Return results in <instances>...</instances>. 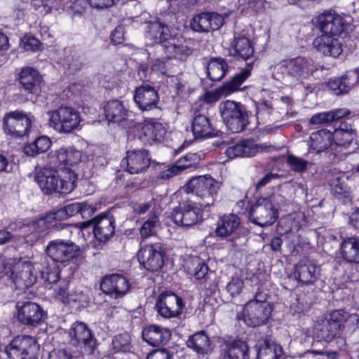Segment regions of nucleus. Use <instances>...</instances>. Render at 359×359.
<instances>
[{
    "label": "nucleus",
    "instance_id": "64",
    "mask_svg": "<svg viewBox=\"0 0 359 359\" xmlns=\"http://www.w3.org/2000/svg\"><path fill=\"white\" fill-rule=\"evenodd\" d=\"M198 156L196 154H189L179 159L177 162H182V165H184V167L180 168L182 171L190 168L192 167H195L198 162Z\"/></svg>",
    "mask_w": 359,
    "mask_h": 359
},
{
    "label": "nucleus",
    "instance_id": "8",
    "mask_svg": "<svg viewBox=\"0 0 359 359\" xmlns=\"http://www.w3.org/2000/svg\"><path fill=\"white\" fill-rule=\"evenodd\" d=\"M39 350L36 339L29 335L18 336L6 346L9 359H36Z\"/></svg>",
    "mask_w": 359,
    "mask_h": 359
},
{
    "label": "nucleus",
    "instance_id": "32",
    "mask_svg": "<svg viewBox=\"0 0 359 359\" xmlns=\"http://www.w3.org/2000/svg\"><path fill=\"white\" fill-rule=\"evenodd\" d=\"M188 348L198 354L205 355L213 350L212 342L204 331H201L191 335L187 341Z\"/></svg>",
    "mask_w": 359,
    "mask_h": 359
},
{
    "label": "nucleus",
    "instance_id": "35",
    "mask_svg": "<svg viewBox=\"0 0 359 359\" xmlns=\"http://www.w3.org/2000/svg\"><path fill=\"white\" fill-rule=\"evenodd\" d=\"M259 151V146L250 140H245L226 149V154L230 158L236 157H251Z\"/></svg>",
    "mask_w": 359,
    "mask_h": 359
},
{
    "label": "nucleus",
    "instance_id": "60",
    "mask_svg": "<svg viewBox=\"0 0 359 359\" xmlns=\"http://www.w3.org/2000/svg\"><path fill=\"white\" fill-rule=\"evenodd\" d=\"M243 287V282L241 279L239 278H232L231 280L226 285V290L232 297H235L241 292Z\"/></svg>",
    "mask_w": 359,
    "mask_h": 359
},
{
    "label": "nucleus",
    "instance_id": "29",
    "mask_svg": "<svg viewBox=\"0 0 359 359\" xmlns=\"http://www.w3.org/2000/svg\"><path fill=\"white\" fill-rule=\"evenodd\" d=\"M42 77L33 67H26L19 74V81L23 89L29 94H36L39 90Z\"/></svg>",
    "mask_w": 359,
    "mask_h": 359
},
{
    "label": "nucleus",
    "instance_id": "5",
    "mask_svg": "<svg viewBox=\"0 0 359 359\" xmlns=\"http://www.w3.org/2000/svg\"><path fill=\"white\" fill-rule=\"evenodd\" d=\"M222 183L210 175H200L192 177L187 184V190L198 196L203 208L213 206L218 196Z\"/></svg>",
    "mask_w": 359,
    "mask_h": 359
},
{
    "label": "nucleus",
    "instance_id": "12",
    "mask_svg": "<svg viewBox=\"0 0 359 359\" xmlns=\"http://www.w3.org/2000/svg\"><path fill=\"white\" fill-rule=\"evenodd\" d=\"M34 116L22 111H14L5 114L3 119L4 132L11 136L22 137L28 135Z\"/></svg>",
    "mask_w": 359,
    "mask_h": 359
},
{
    "label": "nucleus",
    "instance_id": "18",
    "mask_svg": "<svg viewBox=\"0 0 359 359\" xmlns=\"http://www.w3.org/2000/svg\"><path fill=\"white\" fill-rule=\"evenodd\" d=\"M165 133L166 130L161 123L146 121L140 125L137 135L143 144L151 145L154 143L161 142Z\"/></svg>",
    "mask_w": 359,
    "mask_h": 359
},
{
    "label": "nucleus",
    "instance_id": "23",
    "mask_svg": "<svg viewBox=\"0 0 359 359\" xmlns=\"http://www.w3.org/2000/svg\"><path fill=\"white\" fill-rule=\"evenodd\" d=\"M224 23V17L217 13H201L194 16L191 28L198 32H208L219 29Z\"/></svg>",
    "mask_w": 359,
    "mask_h": 359
},
{
    "label": "nucleus",
    "instance_id": "6",
    "mask_svg": "<svg viewBox=\"0 0 359 359\" xmlns=\"http://www.w3.org/2000/svg\"><path fill=\"white\" fill-rule=\"evenodd\" d=\"M219 111L224 123L233 133L243 131L248 123V114L244 105L231 100L222 102Z\"/></svg>",
    "mask_w": 359,
    "mask_h": 359
},
{
    "label": "nucleus",
    "instance_id": "58",
    "mask_svg": "<svg viewBox=\"0 0 359 359\" xmlns=\"http://www.w3.org/2000/svg\"><path fill=\"white\" fill-rule=\"evenodd\" d=\"M130 343V337L127 334H118L116 336L113 341V348L116 351H121L128 347Z\"/></svg>",
    "mask_w": 359,
    "mask_h": 359
},
{
    "label": "nucleus",
    "instance_id": "7",
    "mask_svg": "<svg viewBox=\"0 0 359 359\" xmlns=\"http://www.w3.org/2000/svg\"><path fill=\"white\" fill-rule=\"evenodd\" d=\"M258 297L255 295L254 299L250 300L243 308V320L250 327L266 324L272 311L270 304Z\"/></svg>",
    "mask_w": 359,
    "mask_h": 359
},
{
    "label": "nucleus",
    "instance_id": "13",
    "mask_svg": "<svg viewBox=\"0 0 359 359\" xmlns=\"http://www.w3.org/2000/svg\"><path fill=\"white\" fill-rule=\"evenodd\" d=\"M54 214H47L36 221L23 224L20 229L27 243L32 245L37 242H43L48 233V229L53 226L52 222L55 221Z\"/></svg>",
    "mask_w": 359,
    "mask_h": 359
},
{
    "label": "nucleus",
    "instance_id": "19",
    "mask_svg": "<svg viewBox=\"0 0 359 359\" xmlns=\"http://www.w3.org/2000/svg\"><path fill=\"white\" fill-rule=\"evenodd\" d=\"M151 158L146 149L128 151L127 156L121 161V165H126L127 171L131 174H138L145 171L150 165Z\"/></svg>",
    "mask_w": 359,
    "mask_h": 359
},
{
    "label": "nucleus",
    "instance_id": "61",
    "mask_svg": "<svg viewBox=\"0 0 359 359\" xmlns=\"http://www.w3.org/2000/svg\"><path fill=\"white\" fill-rule=\"evenodd\" d=\"M333 121V116L330 114V111L323 112L316 114L310 118V123L313 125L316 124H324L329 123Z\"/></svg>",
    "mask_w": 359,
    "mask_h": 359
},
{
    "label": "nucleus",
    "instance_id": "11",
    "mask_svg": "<svg viewBox=\"0 0 359 359\" xmlns=\"http://www.w3.org/2000/svg\"><path fill=\"white\" fill-rule=\"evenodd\" d=\"M249 219L255 224L265 227L272 225L278 217V213L266 197L259 198L249 211Z\"/></svg>",
    "mask_w": 359,
    "mask_h": 359
},
{
    "label": "nucleus",
    "instance_id": "36",
    "mask_svg": "<svg viewBox=\"0 0 359 359\" xmlns=\"http://www.w3.org/2000/svg\"><path fill=\"white\" fill-rule=\"evenodd\" d=\"M309 140V148L320 153L332 145L333 135L330 130L323 129L312 133Z\"/></svg>",
    "mask_w": 359,
    "mask_h": 359
},
{
    "label": "nucleus",
    "instance_id": "9",
    "mask_svg": "<svg viewBox=\"0 0 359 359\" xmlns=\"http://www.w3.org/2000/svg\"><path fill=\"white\" fill-rule=\"evenodd\" d=\"M45 252L53 262L68 263L79 257L81 250L79 245L70 240L56 239L48 243Z\"/></svg>",
    "mask_w": 359,
    "mask_h": 359
},
{
    "label": "nucleus",
    "instance_id": "40",
    "mask_svg": "<svg viewBox=\"0 0 359 359\" xmlns=\"http://www.w3.org/2000/svg\"><path fill=\"white\" fill-rule=\"evenodd\" d=\"M213 129L207 116L202 114L196 116L192 121V132L196 137H210Z\"/></svg>",
    "mask_w": 359,
    "mask_h": 359
},
{
    "label": "nucleus",
    "instance_id": "53",
    "mask_svg": "<svg viewBox=\"0 0 359 359\" xmlns=\"http://www.w3.org/2000/svg\"><path fill=\"white\" fill-rule=\"evenodd\" d=\"M287 163L290 170L299 173L305 172L307 170L308 165L309 164L308 161L292 154L287 156Z\"/></svg>",
    "mask_w": 359,
    "mask_h": 359
},
{
    "label": "nucleus",
    "instance_id": "17",
    "mask_svg": "<svg viewBox=\"0 0 359 359\" xmlns=\"http://www.w3.org/2000/svg\"><path fill=\"white\" fill-rule=\"evenodd\" d=\"M83 224L93 225L95 237L100 242L110 240L115 232V219L111 214L100 215L93 219L83 222Z\"/></svg>",
    "mask_w": 359,
    "mask_h": 359
},
{
    "label": "nucleus",
    "instance_id": "2",
    "mask_svg": "<svg viewBox=\"0 0 359 359\" xmlns=\"http://www.w3.org/2000/svg\"><path fill=\"white\" fill-rule=\"evenodd\" d=\"M1 266V276L11 279L16 289L25 290L36 282L37 273L34 262L8 258L3 261Z\"/></svg>",
    "mask_w": 359,
    "mask_h": 359
},
{
    "label": "nucleus",
    "instance_id": "52",
    "mask_svg": "<svg viewBox=\"0 0 359 359\" xmlns=\"http://www.w3.org/2000/svg\"><path fill=\"white\" fill-rule=\"evenodd\" d=\"M284 193L285 190L281 189L278 193H273L266 197L268 200L271 201L278 212L280 208L288 205L291 201V198L285 196Z\"/></svg>",
    "mask_w": 359,
    "mask_h": 359
},
{
    "label": "nucleus",
    "instance_id": "50",
    "mask_svg": "<svg viewBox=\"0 0 359 359\" xmlns=\"http://www.w3.org/2000/svg\"><path fill=\"white\" fill-rule=\"evenodd\" d=\"M342 328H341L339 325L327 320L325 324L320 330V336L325 341H330L337 335L339 334Z\"/></svg>",
    "mask_w": 359,
    "mask_h": 359
},
{
    "label": "nucleus",
    "instance_id": "45",
    "mask_svg": "<svg viewBox=\"0 0 359 359\" xmlns=\"http://www.w3.org/2000/svg\"><path fill=\"white\" fill-rule=\"evenodd\" d=\"M354 82H351L349 76L345 75L341 78L330 79L327 83V86L334 94L339 95L347 93L354 86Z\"/></svg>",
    "mask_w": 359,
    "mask_h": 359
},
{
    "label": "nucleus",
    "instance_id": "57",
    "mask_svg": "<svg viewBox=\"0 0 359 359\" xmlns=\"http://www.w3.org/2000/svg\"><path fill=\"white\" fill-rule=\"evenodd\" d=\"M68 282L63 280L60 281V286L55 290V297L65 304L70 303L71 293L67 292Z\"/></svg>",
    "mask_w": 359,
    "mask_h": 359
},
{
    "label": "nucleus",
    "instance_id": "22",
    "mask_svg": "<svg viewBox=\"0 0 359 359\" xmlns=\"http://www.w3.org/2000/svg\"><path fill=\"white\" fill-rule=\"evenodd\" d=\"M16 307L18 309L17 319L20 323L36 326L43 320L44 312L39 304L32 302H27L20 305V302H18Z\"/></svg>",
    "mask_w": 359,
    "mask_h": 359
},
{
    "label": "nucleus",
    "instance_id": "62",
    "mask_svg": "<svg viewBox=\"0 0 359 359\" xmlns=\"http://www.w3.org/2000/svg\"><path fill=\"white\" fill-rule=\"evenodd\" d=\"M21 46L25 50L36 51L39 49L41 43L35 37L25 36L22 39Z\"/></svg>",
    "mask_w": 359,
    "mask_h": 359
},
{
    "label": "nucleus",
    "instance_id": "10",
    "mask_svg": "<svg viewBox=\"0 0 359 359\" xmlns=\"http://www.w3.org/2000/svg\"><path fill=\"white\" fill-rule=\"evenodd\" d=\"M81 121L79 114L72 107H60L50 113V126L60 133H69Z\"/></svg>",
    "mask_w": 359,
    "mask_h": 359
},
{
    "label": "nucleus",
    "instance_id": "25",
    "mask_svg": "<svg viewBox=\"0 0 359 359\" xmlns=\"http://www.w3.org/2000/svg\"><path fill=\"white\" fill-rule=\"evenodd\" d=\"M69 334L76 342L83 344L86 353H93L97 346V340L86 323L76 322L70 329Z\"/></svg>",
    "mask_w": 359,
    "mask_h": 359
},
{
    "label": "nucleus",
    "instance_id": "26",
    "mask_svg": "<svg viewBox=\"0 0 359 359\" xmlns=\"http://www.w3.org/2000/svg\"><path fill=\"white\" fill-rule=\"evenodd\" d=\"M134 100L142 111H149L157 107L158 95L154 88L142 86L137 88L134 93Z\"/></svg>",
    "mask_w": 359,
    "mask_h": 359
},
{
    "label": "nucleus",
    "instance_id": "3",
    "mask_svg": "<svg viewBox=\"0 0 359 359\" xmlns=\"http://www.w3.org/2000/svg\"><path fill=\"white\" fill-rule=\"evenodd\" d=\"M67 174L68 176L61 177L57 171L45 168L36 174L35 180L46 194H66L74 190L77 180L76 174L71 170Z\"/></svg>",
    "mask_w": 359,
    "mask_h": 359
},
{
    "label": "nucleus",
    "instance_id": "55",
    "mask_svg": "<svg viewBox=\"0 0 359 359\" xmlns=\"http://www.w3.org/2000/svg\"><path fill=\"white\" fill-rule=\"evenodd\" d=\"M349 316V313L345 311L344 309H338L334 310L330 313V318L328 320L339 325V327L343 329L344 325L347 321Z\"/></svg>",
    "mask_w": 359,
    "mask_h": 359
},
{
    "label": "nucleus",
    "instance_id": "14",
    "mask_svg": "<svg viewBox=\"0 0 359 359\" xmlns=\"http://www.w3.org/2000/svg\"><path fill=\"white\" fill-rule=\"evenodd\" d=\"M348 24L336 12H324L316 18V26L322 34L339 36L344 32Z\"/></svg>",
    "mask_w": 359,
    "mask_h": 359
},
{
    "label": "nucleus",
    "instance_id": "54",
    "mask_svg": "<svg viewBox=\"0 0 359 359\" xmlns=\"http://www.w3.org/2000/svg\"><path fill=\"white\" fill-rule=\"evenodd\" d=\"M191 264L194 269H191L189 266H188V269L190 271V273L193 275L196 279L201 280L206 276L208 271V267L205 264L201 262L199 259H193L191 262Z\"/></svg>",
    "mask_w": 359,
    "mask_h": 359
},
{
    "label": "nucleus",
    "instance_id": "59",
    "mask_svg": "<svg viewBox=\"0 0 359 359\" xmlns=\"http://www.w3.org/2000/svg\"><path fill=\"white\" fill-rule=\"evenodd\" d=\"M182 162H175V164L162 171L160 174V177L163 180H168L180 174L182 172L180 168L184 167V165H182Z\"/></svg>",
    "mask_w": 359,
    "mask_h": 359
},
{
    "label": "nucleus",
    "instance_id": "33",
    "mask_svg": "<svg viewBox=\"0 0 359 359\" xmlns=\"http://www.w3.org/2000/svg\"><path fill=\"white\" fill-rule=\"evenodd\" d=\"M105 116L109 122L120 123L126 121L128 110L123 102L118 100L109 101L104 107Z\"/></svg>",
    "mask_w": 359,
    "mask_h": 359
},
{
    "label": "nucleus",
    "instance_id": "38",
    "mask_svg": "<svg viewBox=\"0 0 359 359\" xmlns=\"http://www.w3.org/2000/svg\"><path fill=\"white\" fill-rule=\"evenodd\" d=\"M241 219L235 214L223 215L217 223L215 233L219 237L231 235L240 226Z\"/></svg>",
    "mask_w": 359,
    "mask_h": 359
},
{
    "label": "nucleus",
    "instance_id": "51",
    "mask_svg": "<svg viewBox=\"0 0 359 359\" xmlns=\"http://www.w3.org/2000/svg\"><path fill=\"white\" fill-rule=\"evenodd\" d=\"M34 265L39 271L41 278H44L50 273H53L55 271H59V269L55 264H50L48 259L45 256H41L39 260L34 262Z\"/></svg>",
    "mask_w": 359,
    "mask_h": 359
},
{
    "label": "nucleus",
    "instance_id": "16",
    "mask_svg": "<svg viewBox=\"0 0 359 359\" xmlns=\"http://www.w3.org/2000/svg\"><path fill=\"white\" fill-rule=\"evenodd\" d=\"M203 213L194 202L187 201L172 212V221L177 225L191 226L202 219Z\"/></svg>",
    "mask_w": 359,
    "mask_h": 359
},
{
    "label": "nucleus",
    "instance_id": "15",
    "mask_svg": "<svg viewBox=\"0 0 359 359\" xmlns=\"http://www.w3.org/2000/svg\"><path fill=\"white\" fill-rule=\"evenodd\" d=\"M184 305L181 297L173 292L161 294L156 303L157 312L165 318H175L181 315Z\"/></svg>",
    "mask_w": 359,
    "mask_h": 359
},
{
    "label": "nucleus",
    "instance_id": "1",
    "mask_svg": "<svg viewBox=\"0 0 359 359\" xmlns=\"http://www.w3.org/2000/svg\"><path fill=\"white\" fill-rule=\"evenodd\" d=\"M229 55L236 60L247 62L246 67L236 74L219 89L221 94L227 95L241 89V85L250 76L255 58L250 40L245 36H235L229 49Z\"/></svg>",
    "mask_w": 359,
    "mask_h": 359
},
{
    "label": "nucleus",
    "instance_id": "47",
    "mask_svg": "<svg viewBox=\"0 0 359 359\" xmlns=\"http://www.w3.org/2000/svg\"><path fill=\"white\" fill-rule=\"evenodd\" d=\"M64 65L70 74H74L83 68L84 62L81 54L74 51L66 57Z\"/></svg>",
    "mask_w": 359,
    "mask_h": 359
},
{
    "label": "nucleus",
    "instance_id": "46",
    "mask_svg": "<svg viewBox=\"0 0 359 359\" xmlns=\"http://www.w3.org/2000/svg\"><path fill=\"white\" fill-rule=\"evenodd\" d=\"M333 141L341 147H347L355 138V133L353 129H336L332 133Z\"/></svg>",
    "mask_w": 359,
    "mask_h": 359
},
{
    "label": "nucleus",
    "instance_id": "21",
    "mask_svg": "<svg viewBox=\"0 0 359 359\" xmlns=\"http://www.w3.org/2000/svg\"><path fill=\"white\" fill-rule=\"evenodd\" d=\"M139 262L149 271H156L164 264L163 252L158 245H145L137 254Z\"/></svg>",
    "mask_w": 359,
    "mask_h": 359
},
{
    "label": "nucleus",
    "instance_id": "49",
    "mask_svg": "<svg viewBox=\"0 0 359 359\" xmlns=\"http://www.w3.org/2000/svg\"><path fill=\"white\" fill-rule=\"evenodd\" d=\"M81 203L74 202L66 205L64 209L59 210L56 212H50L49 214H54L56 220H61L64 219L65 216L68 217L74 216L76 214H80L81 209Z\"/></svg>",
    "mask_w": 359,
    "mask_h": 359
},
{
    "label": "nucleus",
    "instance_id": "37",
    "mask_svg": "<svg viewBox=\"0 0 359 359\" xmlns=\"http://www.w3.org/2000/svg\"><path fill=\"white\" fill-rule=\"evenodd\" d=\"M341 255L348 263H359V239L356 237L344 238L341 245Z\"/></svg>",
    "mask_w": 359,
    "mask_h": 359
},
{
    "label": "nucleus",
    "instance_id": "48",
    "mask_svg": "<svg viewBox=\"0 0 359 359\" xmlns=\"http://www.w3.org/2000/svg\"><path fill=\"white\" fill-rule=\"evenodd\" d=\"M159 225L158 217L156 213H152L140 228V235L142 238H148L156 233Z\"/></svg>",
    "mask_w": 359,
    "mask_h": 359
},
{
    "label": "nucleus",
    "instance_id": "24",
    "mask_svg": "<svg viewBox=\"0 0 359 359\" xmlns=\"http://www.w3.org/2000/svg\"><path fill=\"white\" fill-rule=\"evenodd\" d=\"M320 276V267L313 261L300 260L295 266L294 277L303 285H313Z\"/></svg>",
    "mask_w": 359,
    "mask_h": 359
},
{
    "label": "nucleus",
    "instance_id": "56",
    "mask_svg": "<svg viewBox=\"0 0 359 359\" xmlns=\"http://www.w3.org/2000/svg\"><path fill=\"white\" fill-rule=\"evenodd\" d=\"M48 359H83L78 355H73L67 348L54 349L49 353Z\"/></svg>",
    "mask_w": 359,
    "mask_h": 359
},
{
    "label": "nucleus",
    "instance_id": "31",
    "mask_svg": "<svg viewBox=\"0 0 359 359\" xmlns=\"http://www.w3.org/2000/svg\"><path fill=\"white\" fill-rule=\"evenodd\" d=\"M142 337L148 344L152 346H158L170 339V332L165 328L151 325L143 329Z\"/></svg>",
    "mask_w": 359,
    "mask_h": 359
},
{
    "label": "nucleus",
    "instance_id": "44",
    "mask_svg": "<svg viewBox=\"0 0 359 359\" xmlns=\"http://www.w3.org/2000/svg\"><path fill=\"white\" fill-rule=\"evenodd\" d=\"M81 151L73 147H62L57 151V161L64 165H76L81 161Z\"/></svg>",
    "mask_w": 359,
    "mask_h": 359
},
{
    "label": "nucleus",
    "instance_id": "39",
    "mask_svg": "<svg viewBox=\"0 0 359 359\" xmlns=\"http://www.w3.org/2000/svg\"><path fill=\"white\" fill-rule=\"evenodd\" d=\"M160 48L164 50L167 57H175L181 61H185L192 54V49L187 45H177L172 40L161 44Z\"/></svg>",
    "mask_w": 359,
    "mask_h": 359
},
{
    "label": "nucleus",
    "instance_id": "34",
    "mask_svg": "<svg viewBox=\"0 0 359 359\" xmlns=\"http://www.w3.org/2000/svg\"><path fill=\"white\" fill-rule=\"evenodd\" d=\"M208 77L213 81H219L229 71L226 60L222 57H211L205 65Z\"/></svg>",
    "mask_w": 359,
    "mask_h": 359
},
{
    "label": "nucleus",
    "instance_id": "42",
    "mask_svg": "<svg viewBox=\"0 0 359 359\" xmlns=\"http://www.w3.org/2000/svg\"><path fill=\"white\" fill-rule=\"evenodd\" d=\"M282 352L280 346L273 341L264 340L259 345L257 359H278Z\"/></svg>",
    "mask_w": 359,
    "mask_h": 359
},
{
    "label": "nucleus",
    "instance_id": "4",
    "mask_svg": "<svg viewBox=\"0 0 359 359\" xmlns=\"http://www.w3.org/2000/svg\"><path fill=\"white\" fill-rule=\"evenodd\" d=\"M274 70L280 79L298 81L308 79L317 68L311 59L299 56L281 60L275 66Z\"/></svg>",
    "mask_w": 359,
    "mask_h": 359
},
{
    "label": "nucleus",
    "instance_id": "27",
    "mask_svg": "<svg viewBox=\"0 0 359 359\" xmlns=\"http://www.w3.org/2000/svg\"><path fill=\"white\" fill-rule=\"evenodd\" d=\"M145 32L146 37L156 43L165 44L170 40L175 41L174 39H172L168 25L158 20L147 22Z\"/></svg>",
    "mask_w": 359,
    "mask_h": 359
},
{
    "label": "nucleus",
    "instance_id": "28",
    "mask_svg": "<svg viewBox=\"0 0 359 359\" xmlns=\"http://www.w3.org/2000/svg\"><path fill=\"white\" fill-rule=\"evenodd\" d=\"M313 43L325 55L337 57L342 53L341 43L336 36L322 34L314 39Z\"/></svg>",
    "mask_w": 359,
    "mask_h": 359
},
{
    "label": "nucleus",
    "instance_id": "20",
    "mask_svg": "<svg viewBox=\"0 0 359 359\" xmlns=\"http://www.w3.org/2000/svg\"><path fill=\"white\" fill-rule=\"evenodd\" d=\"M129 287L128 280L124 276L116 273L104 277L100 283L101 290L114 299L123 297Z\"/></svg>",
    "mask_w": 359,
    "mask_h": 359
},
{
    "label": "nucleus",
    "instance_id": "30",
    "mask_svg": "<svg viewBox=\"0 0 359 359\" xmlns=\"http://www.w3.org/2000/svg\"><path fill=\"white\" fill-rule=\"evenodd\" d=\"M219 359H250L249 347L244 341L234 340L222 348Z\"/></svg>",
    "mask_w": 359,
    "mask_h": 359
},
{
    "label": "nucleus",
    "instance_id": "43",
    "mask_svg": "<svg viewBox=\"0 0 359 359\" xmlns=\"http://www.w3.org/2000/svg\"><path fill=\"white\" fill-rule=\"evenodd\" d=\"M51 140L46 136H40L33 142L27 144L24 147V152L30 156H35L47 151L51 146Z\"/></svg>",
    "mask_w": 359,
    "mask_h": 359
},
{
    "label": "nucleus",
    "instance_id": "63",
    "mask_svg": "<svg viewBox=\"0 0 359 359\" xmlns=\"http://www.w3.org/2000/svg\"><path fill=\"white\" fill-rule=\"evenodd\" d=\"M272 111L271 105L266 101L259 102L257 106L258 118L264 120L266 118Z\"/></svg>",
    "mask_w": 359,
    "mask_h": 359
},
{
    "label": "nucleus",
    "instance_id": "41",
    "mask_svg": "<svg viewBox=\"0 0 359 359\" xmlns=\"http://www.w3.org/2000/svg\"><path fill=\"white\" fill-rule=\"evenodd\" d=\"M332 193L343 203H346L351 201L350 192L343 179L339 176L334 177L328 180Z\"/></svg>",
    "mask_w": 359,
    "mask_h": 359
}]
</instances>
